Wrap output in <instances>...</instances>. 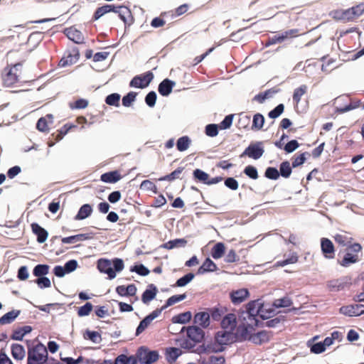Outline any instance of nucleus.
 I'll return each instance as SVG.
<instances>
[{
	"label": "nucleus",
	"mask_w": 364,
	"mask_h": 364,
	"mask_svg": "<svg viewBox=\"0 0 364 364\" xmlns=\"http://www.w3.org/2000/svg\"><path fill=\"white\" fill-rule=\"evenodd\" d=\"M151 320L146 316L139 323L138 326L136 328L135 336H139L141 333H142L150 325L151 323Z\"/></svg>",
	"instance_id": "47"
},
{
	"label": "nucleus",
	"mask_w": 364,
	"mask_h": 364,
	"mask_svg": "<svg viewBox=\"0 0 364 364\" xmlns=\"http://www.w3.org/2000/svg\"><path fill=\"white\" fill-rule=\"evenodd\" d=\"M11 355L16 360H21L26 355L24 347L19 343H13L11 346Z\"/></svg>",
	"instance_id": "30"
},
{
	"label": "nucleus",
	"mask_w": 364,
	"mask_h": 364,
	"mask_svg": "<svg viewBox=\"0 0 364 364\" xmlns=\"http://www.w3.org/2000/svg\"><path fill=\"white\" fill-rule=\"evenodd\" d=\"M36 340H27V364H40L48 358L47 348L40 341L34 345Z\"/></svg>",
	"instance_id": "2"
},
{
	"label": "nucleus",
	"mask_w": 364,
	"mask_h": 364,
	"mask_svg": "<svg viewBox=\"0 0 364 364\" xmlns=\"http://www.w3.org/2000/svg\"><path fill=\"white\" fill-rule=\"evenodd\" d=\"M204 331L198 326L192 325L187 327V337L191 341L199 343L205 340Z\"/></svg>",
	"instance_id": "7"
},
{
	"label": "nucleus",
	"mask_w": 364,
	"mask_h": 364,
	"mask_svg": "<svg viewBox=\"0 0 364 364\" xmlns=\"http://www.w3.org/2000/svg\"><path fill=\"white\" fill-rule=\"evenodd\" d=\"M237 325V318L232 313L225 315L220 322L221 328L224 330L230 328V331H234Z\"/></svg>",
	"instance_id": "21"
},
{
	"label": "nucleus",
	"mask_w": 364,
	"mask_h": 364,
	"mask_svg": "<svg viewBox=\"0 0 364 364\" xmlns=\"http://www.w3.org/2000/svg\"><path fill=\"white\" fill-rule=\"evenodd\" d=\"M243 173L250 178L256 180L259 178L257 168L252 165H247L245 167Z\"/></svg>",
	"instance_id": "52"
},
{
	"label": "nucleus",
	"mask_w": 364,
	"mask_h": 364,
	"mask_svg": "<svg viewBox=\"0 0 364 364\" xmlns=\"http://www.w3.org/2000/svg\"><path fill=\"white\" fill-rule=\"evenodd\" d=\"M307 155H309V152L305 151L296 157L291 163L292 168H294L304 164L306 160Z\"/></svg>",
	"instance_id": "62"
},
{
	"label": "nucleus",
	"mask_w": 364,
	"mask_h": 364,
	"mask_svg": "<svg viewBox=\"0 0 364 364\" xmlns=\"http://www.w3.org/2000/svg\"><path fill=\"white\" fill-rule=\"evenodd\" d=\"M20 310H11L0 317V325L9 324L16 320L20 315Z\"/></svg>",
	"instance_id": "34"
},
{
	"label": "nucleus",
	"mask_w": 364,
	"mask_h": 364,
	"mask_svg": "<svg viewBox=\"0 0 364 364\" xmlns=\"http://www.w3.org/2000/svg\"><path fill=\"white\" fill-rule=\"evenodd\" d=\"M193 323L198 324L201 328H207L210 324V314L207 309L205 311L197 312L193 318Z\"/></svg>",
	"instance_id": "11"
},
{
	"label": "nucleus",
	"mask_w": 364,
	"mask_h": 364,
	"mask_svg": "<svg viewBox=\"0 0 364 364\" xmlns=\"http://www.w3.org/2000/svg\"><path fill=\"white\" fill-rule=\"evenodd\" d=\"M187 244V240L185 238H176L171 240L167 242L162 244L160 247L172 250L176 247H185Z\"/></svg>",
	"instance_id": "32"
},
{
	"label": "nucleus",
	"mask_w": 364,
	"mask_h": 364,
	"mask_svg": "<svg viewBox=\"0 0 364 364\" xmlns=\"http://www.w3.org/2000/svg\"><path fill=\"white\" fill-rule=\"evenodd\" d=\"M63 33L68 38L69 40L72 41L76 44H81L84 43V36L81 31L76 29L73 26L66 28L63 31Z\"/></svg>",
	"instance_id": "12"
},
{
	"label": "nucleus",
	"mask_w": 364,
	"mask_h": 364,
	"mask_svg": "<svg viewBox=\"0 0 364 364\" xmlns=\"http://www.w3.org/2000/svg\"><path fill=\"white\" fill-rule=\"evenodd\" d=\"M264 153V142L262 141H252L245 148L240 157L247 156L254 160H258L263 156Z\"/></svg>",
	"instance_id": "4"
},
{
	"label": "nucleus",
	"mask_w": 364,
	"mask_h": 364,
	"mask_svg": "<svg viewBox=\"0 0 364 364\" xmlns=\"http://www.w3.org/2000/svg\"><path fill=\"white\" fill-rule=\"evenodd\" d=\"M207 310L210 314V318H211L213 321H220L226 311V309L219 306H215L212 308H207Z\"/></svg>",
	"instance_id": "35"
},
{
	"label": "nucleus",
	"mask_w": 364,
	"mask_h": 364,
	"mask_svg": "<svg viewBox=\"0 0 364 364\" xmlns=\"http://www.w3.org/2000/svg\"><path fill=\"white\" fill-rule=\"evenodd\" d=\"M321 250L323 257L326 259H333L335 256V247L332 241L326 237L321 239Z\"/></svg>",
	"instance_id": "10"
},
{
	"label": "nucleus",
	"mask_w": 364,
	"mask_h": 364,
	"mask_svg": "<svg viewBox=\"0 0 364 364\" xmlns=\"http://www.w3.org/2000/svg\"><path fill=\"white\" fill-rule=\"evenodd\" d=\"M137 356L139 358L140 364H153L159 359L160 354L156 350H151L146 346H141L137 348Z\"/></svg>",
	"instance_id": "3"
},
{
	"label": "nucleus",
	"mask_w": 364,
	"mask_h": 364,
	"mask_svg": "<svg viewBox=\"0 0 364 364\" xmlns=\"http://www.w3.org/2000/svg\"><path fill=\"white\" fill-rule=\"evenodd\" d=\"M279 89H277L275 87L270 88L269 90H265L264 92H259L256 95L252 100L256 101L260 104L264 102V101L271 97L274 94L278 93L279 92Z\"/></svg>",
	"instance_id": "29"
},
{
	"label": "nucleus",
	"mask_w": 364,
	"mask_h": 364,
	"mask_svg": "<svg viewBox=\"0 0 364 364\" xmlns=\"http://www.w3.org/2000/svg\"><path fill=\"white\" fill-rule=\"evenodd\" d=\"M285 321L284 316H277L272 319L267 320L266 322H264V325H265V327H267V328H275L279 323H281L282 321Z\"/></svg>",
	"instance_id": "61"
},
{
	"label": "nucleus",
	"mask_w": 364,
	"mask_h": 364,
	"mask_svg": "<svg viewBox=\"0 0 364 364\" xmlns=\"http://www.w3.org/2000/svg\"><path fill=\"white\" fill-rule=\"evenodd\" d=\"M83 337L85 339L90 340L94 343H100L102 341V337L98 331L86 329Z\"/></svg>",
	"instance_id": "41"
},
{
	"label": "nucleus",
	"mask_w": 364,
	"mask_h": 364,
	"mask_svg": "<svg viewBox=\"0 0 364 364\" xmlns=\"http://www.w3.org/2000/svg\"><path fill=\"white\" fill-rule=\"evenodd\" d=\"M332 16L334 19L338 21H353V18L350 8L348 9H339L332 11Z\"/></svg>",
	"instance_id": "26"
},
{
	"label": "nucleus",
	"mask_w": 364,
	"mask_h": 364,
	"mask_svg": "<svg viewBox=\"0 0 364 364\" xmlns=\"http://www.w3.org/2000/svg\"><path fill=\"white\" fill-rule=\"evenodd\" d=\"M233 118V114L226 115L220 123L218 124V125H219V129L223 130L230 129L232 124Z\"/></svg>",
	"instance_id": "57"
},
{
	"label": "nucleus",
	"mask_w": 364,
	"mask_h": 364,
	"mask_svg": "<svg viewBox=\"0 0 364 364\" xmlns=\"http://www.w3.org/2000/svg\"><path fill=\"white\" fill-rule=\"evenodd\" d=\"M209 176L208 173L200 168H196L193 171V178L198 183L207 185Z\"/></svg>",
	"instance_id": "36"
},
{
	"label": "nucleus",
	"mask_w": 364,
	"mask_h": 364,
	"mask_svg": "<svg viewBox=\"0 0 364 364\" xmlns=\"http://www.w3.org/2000/svg\"><path fill=\"white\" fill-rule=\"evenodd\" d=\"M348 284L346 278H341L328 282V287L331 291H339L346 287Z\"/></svg>",
	"instance_id": "33"
},
{
	"label": "nucleus",
	"mask_w": 364,
	"mask_h": 364,
	"mask_svg": "<svg viewBox=\"0 0 364 364\" xmlns=\"http://www.w3.org/2000/svg\"><path fill=\"white\" fill-rule=\"evenodd\" d=\"M235 331L232 332V339L231 343H243L245 341H250L252 333H250L247 327L245 326V323L240 324L235 328Z\"/></svg>",
	"instance_id": "6"
},
{
	"label": "nucleus",
	"mask_w": 364,
	"mask_h": 364,
	"mask_svg": "<svg viewBox=\"0 0 364 364\" xmlns=\"http://www.w3.org/2000/svg\"><path fill=\"white\" fill-rule=\"evenodd\" d=\"M158 293V289L154 284H150L141 294V301L147 304L156 298Z\"/></svg>",
	"instance_id": "20"
},
{
	"label": "nucleus",
	"mask_w": 364,
	"mask_h": 364,
	"mask_svg": "<svg viewBox=\"0 0 364 364\" xmlns=\"http://www.w3.org/2000/svg\"><path fill=\"white\" fill-rule=\"evenodd\" d=\"M300 146V144L296 139L289 141L283 147L282 149L287 154H291L296 150Z\"/></svg>",
	"instance_id": "59"
},
{
	"label": "nucleus",
	"mask_w": 364,
	"mask_h": 364,
	"mask_svg": "<svg viewBox=\"0 0 364 364\" xmlns=\"http://www.w3.org/2000/svg\"><path fill=\"white\" fill-rule=\"evenodd\" d=\"M92 238V233H80L61 238L64 244H73L77 242L88 240Z\"/></svg>",
	"instance_id": "22"
},
{
	"label": "nucleus",
	"mask_w": 364,
	"mask_h": 364,
	"mask_svg": "<svg viewBox=\"0 0 364 364\" xmlns=\"http://www.w3.org/2000/svg\"><path fill=\"white\" fill-rule=\"evenodd\" d=\"M137 93L133 91L129 92L123 96L122 100V105L125 107H129L132 103L136 100Z\"/></svg>",
	"instance_id": "49"
},
{
	"label": "nucleus",
	"mask_w": 364,
	"mask_h": 364,
	"mask_svg": "<svg viewBox=\"0 0 364 364\" xmlns=\"http://www.w3.org/2000/svg\"><path fill=\"white\" fill-rule=\"evenodd\" d=\"M292 166L290 165V163L289 161L285 160L282 161L279 164V173H280V176L288 178L291 173H292Z\"/></svg>",
	"instance_id": "40"
},
{
	"label": "nucleus",
	"mask_w": 364,
	"mask_h": 364,
	"mask_svg": "<svg viewBox=\"0 0 364 364\" xmlns=\"http://www.w3.org/2000/svg\"><path fill=\"white\" fill-rule=\"evenodd\" d=\"M191 144V139L188 136H182L176 141V149L182 152L186 151Z\"/></svg>",
	"instance_id": "38"
},
{
	"label": "nucleus",
	"mask_w": 364,
	"mask_h": 364,
	"mask_svg": "<svg viewBox=\"0 0 364 364\" xmlns=\"http://www.w3.org/2000/svg\"><path fill=\"white\" fill-rule=\"evenodd\" d=\"M93 212L92 205L90 203H85L80 206L77 214L74 217L75 220H82L89 218Z\"/></svg>",
	"instance_id": "24"
},
{
	"label": "nucleus",
	"mask_w": 364,
	"mask_h": 364,
	"mask_svg": "<svg viewBox=\"0 0 364 364\" xmlns=\"http://www.w3.org/2000/svg\"><path fill=\"white\" fill-rule=\"evenodd\" d=\"M272 335V331L262 330L255 333H252L251 342L255 345L260 346L263 343H268Z\"/></svg>",
	"instance_id": "13"
},
{
	"label": "nucleus",
	"mask_w": 364,
	"mask_h": 364,
	"mask_svg": "<svg viewBox=\"0 0 364 364\" xmlns=\"http://www.w3.org/2000/svg\"><path fill=\"white\" fill-rule=\"evenodd\" d=\"M156 100H157L156 92L153 90L149 92L144 98L145 103L149 107H154L155 106Z\"/></svg>",
	"instance_id": "60"
},
{
	"label": "nucleus",
	"mask_w": 364,
	"mask_h": 364,
	"mask_svg": "<svg viewBox=\"0 0 364 364\" xmlns=\"http://www.w3.org/2000/svg\"><path fill=\"white\" fill-rule=\"evenodd\" d=\"M121 95L119 93L114 92L108 95L105 99V102L107 105L109 106L114 107H119V101H120Z\"/></svg>",
	"instance_id": "46"
},
{
	"label": "nucleus",
	"mask_w": 364,
	"mask_h": 364,
	"mask_svg": "<svg viewBox=\"0 0 364 364\" xmlns=\"http://www.w3.org/2000/svg\"><path fill=\"white\" fill-rule=\"evenodd\" d=\"M232 332L227 330L218 331L215 335V341L222 346L228 345L232 339Z\"/></svg>",
	"instance_id": "19"
},
{
	"label": "nucleus",
	"mask_w": 364,
	"mask_h": 364,
	"mask_svg": "<svg viewBox=\"0 0 364 364\" xmlns=\"http://www.w3.org/2000/svg\"><path fill=\"white\" fill-rule=\"evenodd\" d=\"M353 19L359 17L364 14V3H360L355 6L350 8Z\"/></svg>",
	"instance_id": "64"
},
{
	"label": "nucleus",
	"mask_w": 364,
	"mask_h": 364,
	"mask_svg": "<svg viewBox=\"0 0 364 364\" xmlns=\"http://www.w3.org/2000/svg\"><path fill=\"white\" fill-rule=\"evenodd\" d=\"M176 85V82L169 78L164 79L158 86V92L163 97H168Z\"/></svg>",
	"instance_id": "15"
},
{
	"label": "nucleus",
	"mask_w": 364,
	"mask_h": 364,
	"mask_svg": "<svg viewBox=\"0 0 364 364\" xmlns=\"http://www.w3.org/2000/svg\"><path fill=\"white\" fill-rule=\"evenodd\" d=\"M154 77L151 71L135 75L129 82V87L144 89L147 87Z\"/></svg>",
	"instance_id": "5"
},
{
	"label": "nucleus",
	"mask_w": 364,
	"mask_h": 364,
	"mask_svg": "<svg viewBox=\"0 0 364 364\" xmlns=\"http://www.w3.org/2000/svg\"><path fill=\"white\" fill-rule=\"evenodd\" d=\"M257 301L255 300H252L246 304V311L248 314V318H251V317L255 318L257 316Z\"/></svg>",
	"instance_id": "58"
},
{
	"label": "nucleus",
	"mask_w": 364,
	"mask_h": 364,
	"mask_svg": "<svg viewBox=\"0 0 364 364\" xmlns=\"http://www.w3.org/2000/svg\"><path fill=\"white\" fill-rule=\"evenodd\" d=\"M360 260V258L358 255L347 252L342 260H338V263L342 267H348L353 264L358 262Z\"/></svg>",
	"instance_id": "25"
},
{
	"label": "nucleus",
	"mask_w": 364,
	"mask_h": 364,
	"mask_svg": "<svg viewBox=\"0 0 364 364\" xmlns=\"http://www.w3.org/2000/svg\"><path fill=\"white\" fill-rule=\"evenodd\" d=\"M264 175L268 179L276 181L279 179L280 173H279V170L276 167L268 166L265 169Z\"/></svg>",
	"instance_id": "50"
},
{
	"label": "nucleus",
	"mask_w": 364,
	"mask_h": 364,
	"mask_svg": "<svg viewBox=\"0 0 364 364\" xmlns=\"http://www.w3.org/2000/svg\"><path fill=\"white\" fill-rule=\"evenodd\" d=\"M93 309V305L90 302H86L84 305L78 307L77 315L80 317L88 316Z\"/></svg>",
	"instance_id": "51"
},
{
	"label": "nucleus",
	"mask_w": 364,
	"mask_h": 364,
	"mask_svg": "<svg viewBox=\"0 0 364 364\" xmlns=\"http://www.w3.org/2000/svg\"><path fill=\"white\" fill-rule=\"evenodd\" d=\"M299 29L293 28L284 31L283 32L279 33V36L280 37V39L282 42H284V41L287 39L292 38L296 36H298Z\"/></svg>",
	"instance_id": "55"
},
{
	"label": "nucleus",
	"mask_w": 364,
	"mask_h": 364,
	"mask_svg": "<svg viewBox=\"0 0 364 364\" xmlns=\"http://www.w3.org/2000/svg\"><path fill=\"white\" fill-rule=\"evenodd\" d=\"M129 271L131 272H135L142 277H146L150 273L149 269L146 266H144L143 264L137 263H135L134 265L131 266Z\"/></svg>",
	"instance_id": "45"
},
{
	"label": "nucleus",
	"mask_w": 364,
	"mask_h": 364,
	"mask_svg": "<svg viewBox=\"0 0 364 364\" xmlns=\"http://www.w3.org/2000/svg\"><path fill=\"white\" fill-rule=\"evenodd\" d=\"M292 300L288 296H284L280 299H275L273 303V307L276 309L289 307L292 305Z\"/></svg>",
	"instance_id": "44"
},
{
	"label": "nucleus",
	"mask_w": 364,
	"mask_h": 364,
	"mask_svg": "<svg viewBox=\"0 0 364 364\" xmlns=\"http://www.w3.org/2000/svg\"><path fill=\"white\" fill-rule=\"evenodd\" d=\"M250 296L247 289H240L230 293V298L234 304H240Z\"/></svg>",
	"instance_id": "17"
},
{
	"label": "nucleus",
	"mask_w": 364,
	"mask_h": 364,
	"mask_svg": "<svg viewBox=\"0 0 364 364\" xmlns=\"http://www.w3.org/2000/svg\"><path fill=\"white\" fill-rule=\"evenodd\" d=\"M225 253V245L222 242H218L211 248L210 255L214 259L223 257Z\"/></svg>",
	"instance_id": "31"
},
{
	"label": "nucleus",
	"mask_w": 364,
	"mask_h": 364,
	"mask_svg": "<svg viewBox=\"0 0 364 364\" xmlns=\"http://www.w3.org/2000/svg\"><path fill=\"white\" fill-rule=\"evenodd\" d=\"M31 282L36 284L40 289H46L51 287V282L46 276L36 278L35 280Z\"/></svg>",
	"instance_id": "56"
},
{
	"label": "nucleus",
	"mask_w": 364,
	"mask_h": 364,
	"mask_svg": "<svg viewBox=\"0 0 364 364\" xmlns=\"http://www.w3.org/2000/svg\"><path fill=\"white\" fill-rule=\"evenodd\" d=\"M181 355V351L176 347H168L165 349L166 360L170 364L176 361V360Z\"/></svg>",
	"instance_id": "28"
},
{
	"label": "nucleus",
	"mask_w": 364,
	"mask_h": 364,
	"mask_svg": "<svg viewBox=\"0 0 364 364\" xmlns=\"http://www.w3.org/2000/svg\"><path fill=\"white\" fill-rule=\"evenodd\" d=\"M307 91V86L306 85H301L300 87L296 88L293 93V100L299 103L301 101V96L304 95Z\"/></svg>",
	"instance_id": "54"
},
{
	"label": "nucleus",
	"mask_w": 364,
	"mask_h": 364,
	"mask_svg": "<svg viewBox=\"0 0 364 364\" xmlns=\"http://www.w3.org/2000/svg\"><path fill=\"white\" fill-rule=\"evenodd\" d=\"M195 277V274L189 272L178 278L173 287H183L189 284Z\"/></svg>",
	"instance_id": "42"
},
{
	"label": "nucleus",
	"mask_w": 364,
	"mask_h": 364,
	"mask_svg": "<svg viewBox=\"0 0 364 364\" xmlns=\"http://www.w3.org/2000/svg\"><path fill=\"white\" fill-rule=\"evenodd\" d=\"M339 312L350 317L360 316L364 314V305L356 304L343 306L340 308Z\"/></svg>",
	"instance_id": "8"
},
{
	"label": "nucleus",
	"mask_w": 364,
	"mask_h": 364,
	"mask_svg": "<svg viewBox=\"0 0 364 364\" xmlns=\"http://www.w3.org/2000/svg\"><path fill=\"white\" fill-rule=\"evenodd\" d=\"M18 76L13 72V68L9 65L6 66L1 74L3 85L5 87H11L18 81Z\"/></svg>",
	"instance_id": "9"
},
{
	"label": "nucleus",
	"mask_w": 364,
	"mask_h": 364,
	"mask_svg": "<svg viewBox=\"0 0 364 364\" xmlns=\"http://www.w3.org/2000/svg\"><path fill=\"white\" fill-rule=\"evenodd\" d=\"M284 111V105L282 103L277 105L273 109L268 112V117L272 119L278 118Z\"/></svg>",
	"instance_id": "53"
},
{
	"label": "nucleus",
	"mask_w": 364,
	"mask_h": 364,
	"mask_svg": "<svg viewBox=\"0 0 364 364\" xmlns=\"http://www.w3.org/2000/svg\"><path fill=\"white\" fill-rule=\"evenodd\" d=\"M306 345L310 348L311 353L314 354H320L326 350L325 346L322 341L313 342V340H309Z\"/></svg>",
	"instance_id": "39"
},
{
	"label": "nucleus",
	"mask_w": 364,
	"mask_h": 364,
	"mask_svg": "<svg viewBox=\"0 0 364 364\" xmlns=\"http://www.w3.org/2000/svg\"><path fill=\"white\" fill-rule=\"evenodd\" d=\"M218 269L217 264L209 257L205 259L202 264L198 267L196 274L201 275L210 272H216Z\"/></svg>",
	"instance_id": "18"
},
{
	"label": "nucleus",
	"mask_w": 364,
	"mask_h": 364,
	"mask_svg": "<svg viewBox=\"0 0 364 364\" xmlns=\"http://www.w3.org/2000/svg\"><path fill=\"white\" fill-rule=\"evenodd\" d=\"M32 232L36 236V240L38 243L45 242L48 237V232L37 223H33L31 225Z\"/></svg>",
	"instance_id": "14"
},
{
	"label": "nucleus",
	"mask_w": 364,
	"mask_h": 364,
	"mask_svg": "<svg viewBox=\"0 0 364 364\" xmlns=\"http://www.w3.org/2000/svg\"><path fill=\"white\" fill-rule=\"evenodd\" d=\"M124 268V260L114 257L112 259L100 258L97 260V269L102 273L107 275L110 280L114 279L117 273L121 272Z\"/></svg>",
	"instance_id": "1"
},
{
	"label": "nucleus",
	"mask_w": 364,
	"mask_h": 364,
	"mask_svg": "<svg viewBox=\"0 0 364 364\" xmlns=\"http://www.w3.org/2000/svg\"><path fill=\"white\" fill-rule=\"evenodd\" d=\"M117 15L124 22L125 28L129 27L134 23V17L131 10L124 5L118 10Z\"/></svg>",
	"instance_id": "16"
},
{
	"label": "nucleus",
	"mask_w": 364,
	"mask_h": 364,
	"mask_svg": "<svg viewBox=\"0 0 364 364\" xmlns=\"http://www.w3.org/2000/svg\"><path fill=\"white\" fill-rule=\"evenodd\" d=\"M193 314L191 311H187L173 316L171 318L173 323L186 324L192 319Z\"/></svg>",
	"instance_id": "27"
},
{
	"label": "nucleus",
	"mask_w": 364,
	"mask_h": 364,
	"mask_svg": "<svg viewBox=\"0 0 364 364\" xmlns=\"http://www.w3.org/2000/svg\"><path fill=\"white\" fill-rule=\"evenodd\" d=\"M265 122L264 117L261 113H256L253 116L252 129L260 130Z\"/></svg>",
	"instance_id": "43"
},
{
	"label": "nucleus",
	"mask_w": 364,
	"mask_h": 364,
	"mask_svg": "<svg viewBox=\"0 0 364 364\" xmlns=\"http://www.w3.org/2000/svg\"><path fill=\"white\" fill-rule=\"evenodd\" d=\"M224 184L225 187L232 191H236L239 187V183L234 177H227L224 180Z\"/></svg>",
	"instance_id": "63"
},
{
	"label": "nucleus",
	"mask_w": 364,
	"mask_h": 364,
	"mask_svg": "<svg viewBox=\"0 0 364 364\" xmlns=\"http://www.w3.org/2000/svg\"><path fill=\"white\" fill-rule=\"evenodd\" d=\"M122 178V175L117 170L107 171L100 176V180L107 183H115Z\"/></svg>",
	"instance_id": "23"
},
{
	"label": "nucleus",
	"mask_w": 364,
	"mask_h": 364,
	"mask_svg": "<svg viewBox=\"0 0 364 364\" xmlns=\"http://www.w3.org/2000/svg\"><path fill=\"white\" fill-rule=\"evenodd\" d=\"M204 132L205 135L209 137H215L218 136L219 133V125H218V124L214 123L208 124L205 127Z\"/></svg>",
	"instance_id": "48"
},
{
	"label": "nucleus",
	"mask_w": 364,
	"mask_h": 364,
	"mask_svg": "<svg viewBox=\"0 0 364 364\" xmlns=\"http://www.w3.org/2000/svg\"><path fill=\"white\" fill-rule=\"evenodd\" d=\"M50 266L47 264H38L32 271L33 276L37 278L46 276L49 273Z\"/></svg>",
	"instance_id": "37"
}]
</instances>
